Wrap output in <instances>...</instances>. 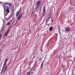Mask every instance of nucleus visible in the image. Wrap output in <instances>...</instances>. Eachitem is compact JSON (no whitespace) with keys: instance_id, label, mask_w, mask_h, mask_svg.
Masks as SVG:
<instances>
[{"instance_id":"f257e3e1","label":"nucleus","mask_w":75,"mask_h":75,"mask_svg":"<svg viewBox=\"0 0 75 75\" xmlns=\"http://www.w3.org/2000/svg\"><path fill=\"white\" fill-rule=\"evenodd\" d=\"M50 18H51V15L50 14V15H48V16H47L46 19V25L47 24L48 22L50 21Z\"/></svg>"},{"instance_id":"f03ea898","label":"nucleus","mask_w":75,"mask_h":75,"mask_svg":"<svg viewBox=\"0 0 75 75\" xmlns=\"http://www.w3.org/2000/svg\"><path fill=\"white\" fill-rule=\"evenodd\" d=\"M7 61V59H5V60L4 62L3 67L2 69L1 73H3V71H4V68H5V66L6 65Z\"/></svg>"},{"instance_id":"7ed1b4c3","label":"nucleus","mask_w":75,"mask_h":75,"mask_svg":"<svg viewBox=\"0 0 75 75\" xmlns=\"http://www.w3.org/2000/svg\"><path fill=\"white\" fill-rule=\"evenodd\" d=\"M65 31L67 33H69V32L70 31V27H66L65 28Z\"/></svg>"},{"instance_id":"20e7f679","label":"nucleus","mask_w":75,"mask_h":75,"mask_svg":"<svg viewBox=\"0 0 75 75\" xmlns=\"http://www.w3.org/2000/svg\"><path fill=\"white\" fill-rule=\"evenodd\" d=\"M4 29H2L1 30V34H0V39L1 38V34H3V33H4Z\"/></svg>"},{"instance_id":"39448f33","label":"nucleus","mask_w":75,"mask_h":75,"mask_svg":"<svg viewBox=\"0 0 75 75\" xmlns=\"http://www.w3.org/2000/svg\"><path fill=\"white\" fill-rule=\"evenodd\" d=\"M21 8L19 11H18L17 13H16V17H17V16H18V14L19 13H20V11H21Z\"/></svg>"},{"instance_id":"423d86ee","label":"nucleus","mask_w":75,"mask_h":75,"mask_svg":"<svg viewBox=\"0 0 75 75\" xmlns=\"http://www.w3.org/2000/svg\"><path fill=\"white\" fill-rule=\"evenodd\" d=\"M43 12L45 13L46 12V11H45V5L43 7Z\"/></svg>"},{"instance_id":"0eeeda50","label":"nucleus","mask_w":75,"mask_h":75,"mask_svg":"<svg viewBox=\"0 0 75 75\" xmlns=\"http://www.w3.org/2000/svg\"><path fill=\"white\" fill-rule=\"evenodd\" d=\"M22 17V14H20L19 16L18 17L17 20H19L20 18H21Z\"/></svg>"},{"instance_id":"6e6552de","label":"nucleus","mask_w":75,"mask_h":75,"mask_svg":"<svg viewBox=\"0 0 75 75\" xmlns=\"http://www.w3.org/2000/svg\"><path fill=\"white\" fill-rule=\"evenodd\" d=\"M58 28L59 30V34H61V28L60 27V26H59L58 27Z\"/></svg>"},{"instance_id":"1a4fd4ad","label":"nucleus","mask_w":75,"mask_h":75,"mask_svg":"<svg viewBox=\"0 0 75 75\" xmlns=\"http://www.w3.org/2000/svg\"><path fill=\"white\" fill-rule=\"evenodd\" d=\"M33 71V70H30L27 73L26 75H30V73Z\"/></svg>"},{"instance_id":"9d476101","label":"nucleus","mask_w":75,"mask_h":75,"mask_svg":"<svg viewBox=\"0 0 75 75\" xmlns=\"http://www.w3.org/2000/svg\"><path fill=\"white\" fill-rule=\"evenodd\" d=\"M8 31H7V32H6L5 34L4 35V37H7V36L8 35Z\"/></svg>"},{"instance_id":"9b49d317","label":"nucleus","mask_w":75,"mask_h":75,"mask_svg":"<svg viewBox=\"0 0 75 75\" xmlns=\"http://www.w3.org/2000/svg\"><path fill=\"white\" fill-rule=\"evenodd\" d=\"M40 4H41V2L40 1H38L36 3V5L37 6H39Z\"/></svg>"},{"instance_id":"f8f14e48","label":"nucleus","mask_w":75,"mask_h":75,"mask_svg":"<svg viewBox=\"0 0 75 75\" xmlns=\"http://www.w3.org/2000/svg\"><path fill=\"white\" fill-rule=\"evenodd\" d=\"M6 12L7 13H10V9L8 8H7L6 9Z\"/></svg>"},{"instance_id":"ddd939ff","label":"nucleus","mask_w":75,"mask_h":75,"mask_svg":"<svg viewBox=\"0 0 75 75\" xmlns=\"http://www.w3.org/2000/svg\"><path fill=\"white\" fill-rule=\"evenodd\" d=\"M53 29V27H51L50 28H49V31H52Z\"/></svg>"},{"instance_id":"4468645a","label":"nucleus","mask_w":75,"mask_h":75,"mask_svg":"<svg viewBox=\"0 0 75 75\" xmlns=\"http://www.w3.org/2000/svg\"><path fill=\"white\" fill-rule=\"evenodd\" d=\"M44 66V62H43L42 63V64L41 65L40 68L41 69L42 68V67H43Z\"/></svg>"},{"instance_id":"2eb2a0df","label":"nucleus","mask_w":75,"mask_h":75,"mask_svg":"<svg viewBox=\"0 0 75 75\" xmlns=\"http://www.w3.org/2000/svg\"><path fill=\"white\" fill-rule=\"evenodd\" d=\"M39 6L36 5V6L35 8V10H37V9L38 8V7H39Z\"/></svg>"},{"instance_id":"dca6fc26","label":"nucleus","mask_w":75,"mask_h":75,"mask_svg":"<svg viewBox=\"0 0 75 75\" xmlns=\"http://www.w3.org/2000/svg\"><path fill=\"white\" fill-rule=\"evenodd\" d=\"M7 68V65L6 66L5 69H4V72H5V71L6 70V69Z\"/></svg>"},{"instance_id":"f3484780","label":"nucleus","mask_w":75,"mask_h":75,"mask_svg":"<svg viewBox=\"0 0 75 75\" xmlns=\"http://www.w3.org/2000/svg\"><path fill=\"white\" fill-rule=\"evenodd\" d=\"M5 7H8V4H6L5 5Z\"/></svg>"},{"instance_id":"a211bd4d","label":"nucleus","mask_w":75,"mask_h":75,"mask_svg":"<svg viewBox=\"0 0 75 75\" xmlns=\"http://www.w3.org/2000/svg\"><path fill=\"white\" fill-rule=\"evenodd\" d=\"M42 13V17H44V16H45V12H43Z\"/></svg>"},{"instance_id":"6ab92c4d","label":"nucleus","mask_w":75,"mask_h":75,"mask_svg":"<svg viewBox=\"0 0 75 75\" xmlns=\"http://www.w3.org/2000/svg\"><path fill=\"white\" fill-rule=\"evenodd\" d=\"M11 7V4H8V7Z\"/></svg>"},{"instance_id":"aec40b11","label":"nucleus","mask_w":75,"mask_h":75,"mask_svg":"<svg viewBox=\"0 0 75 75\" xmlns=\"http://www.w3.org/2000/svg\"><path fill=\"white\" fill-rule=\"evenodd\" d=\"M18 20H17V21H16L15 23V25H16V24H17V23H18Z\"/></svg>"},{"instance_id":"412c9836","label":"nucleus","mask_w":75,"mask_h":75,"mask_svg":"<svg viewBox=\"0 0 75 75\" xmlns=\"http://www.w3.org/2000/svg\"><path fill=\"white\" fill-rule=\"evenodd\" d=\"M10 24V23H11L12 22V20H10L8 22Z\"/></svg>"},{"instance_id":"4be33fe9","label":"nucleus","mask_w":75,"mask_h":75,"mask_svg":"<svg viewBox=\"0 0 75 75\" xmlns=\"http://www.w3.org/2000/svg\"><path fill=\"white\" fill-rule=\"evenodd\" d=\"M10 23L8 22V23L6 24V25H9L10 24Z\"/></svg>"},{"instance_id":"5701e85b","label":"nucleus","mask_w":75,"mask_h":75,"mask_svg":"<svg viewBox=\"0 0 75 75\" xmlns=\"http://www.w3.org/2000/svg\"><path fill=\"white\" fill-rule=\"evenodd\" d=\"M34 74V72H32L31 73V75H33Z\"/></svg>"},{"instance_id":"b1692460","label":"nucleus","mask_w":75,"mask_h":75,"mask_svg":"<svg viewBox=\"0 0 75 75\" xmlns=\"http://www.w3.org/2000/svg\"><path fill=\"white\" fill-rule=\"evenodd\" d=\"M70 2L71 3L72 2V1H74V0H70Z\"/></svg>"},{"instance_id":"393cba45","label":"nucleus","mask_w":75,"mask_h":75,"mask_svg":"<svg viewBox=\"0 0 75 75\" xmlns=\"http://www.w3.org/2000/svg\"><path fill=\"white\" fill-rule=\"evenodd\" d=\"M41 59H41V58H40L39 59V61H41Z\"/></svg>"},{"instance_id":"a878e982","label":"nucleus","mask_w":75,"mask_h":75,"mask_svg":"<svg viewBox=\"0 0 75 75\" xmlns=\"http://www.w3.org/2000/svg\"><path fill=\"white\" fill-rule=\"evenodd\" d=\"M4 9L5 11H6V8H4Z\"/></svg>"},{"instance_id":"bb28decb","label":"nucleus","mask_w":75,"mask_h":75,"mask_svg":"<svg viewBox=\"0 0 75 75\" xmlns=\"http://www.w3.org/2000/svg\"><path fill=\"white\" fill-rule=\"evenodd\" d=\"M11 27L9 28V30H10V28H11Z\"/></svg>"},{"instance_id":"cd10ccee","label":"nucleus","mask_w":75,"mask_h":75,"mask_svg":"<svg viewBox=\"0 0 75 75\" xmlns=\"http://www.w3.org/2000/svg\"><path fill=\"white\" fill-rule=\"evenodd\" d=\"M4 40H3V41H2V42H4Z\"/></svg>"},{"instance_id":"c85d7f7f","label":"nucleus","mask_w":75,"mask_h":75,"mask_svg":"<svg viewBox=\"0 0 75 75\" xmlns=\"http://www.w3.org/2000/svg\"><path fill=\"white\" fill-rule=\"evenodd\" d=\"M33 13H34V12H33V13H32V14H33Z\"/></svg>"},{"instance_id":"c756f323","label":"nucleus","mask_w":75,"mask_h":75,"mask_svg":"<svg viewBox=\"0 0 75 75\" xmlns=\"http://www.w3.org/2000/svg\"><path fill=\"white\" fill-rule=\"evenodd\" d=\"M13 23H14V22H13Z\"/></svg>"},{"instance_id":"7c9ffc66","label":"nucleus","mask_w":75,"mask_h":75,"mask_svg":"<svg viewBox=\"0 0 75 75\" xmlns=\"http://www.w3.org/2000/svg\"><path fill=\"white\" fill-rule=\"evenodd\" d=\"M49 24H48V25H49Z\"/></svg>"}]
</instances>
